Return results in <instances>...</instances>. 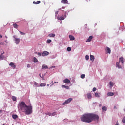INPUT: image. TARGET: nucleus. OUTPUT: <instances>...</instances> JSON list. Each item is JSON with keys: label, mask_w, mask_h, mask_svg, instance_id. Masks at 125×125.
<instances>
[{"label": "nucleus", "mask_w": 125, "mask_h": 125, "mask_svg": "<svg viewBox=\"0 0 125 125\" xmlns=\"http://www.w3.org/2000/svg\"><path fill=\"white\" fill-rule=\"evenodd\" d=\"M81 120L82 122L85 123H91L93 121H97L99 120V116L97 114L93 113H86L82 116Z\"/></svg>", "instance_id": "f257e3e1"}, {"label": "nucleus", "mask_w": 125, "mask_h": 125, "mask_svg": "<svg viewBox=\"0 0 125 125\" xmlns=\"http://www.w3.org/2000/svg\"><path fill=\"white\" fill-rule=\"evenodd\" d=\"M19 107L26 115H31L33 113V107L32 105L27 106L24 102H21L19 105Z\"/></svg>", "instance_id": "f03ea898"}, {"label": "nucleus", "mask_w": 125, "mask_h": 125, "mask_svg": "<svg viewBox=\"0 0 125 125\" xmlns=\"http://www.w3.org/2000/svg\"><path fill=\"white\" fill-rule=\"evenodd\" d=\"M120 62H121L122 64H124V58L123 57H121L119 59V62L116 63V66L118 69H122V66L120 65Z\"/></svg>", "instance_id": "7ed1b4c3"}, {"label": "nucleus", "mask_w": 125, "mask_h": 125, "mask_svg": "<svg viewBox=\"0 0 125 125\" xmlns=\"http://www.w3.org/2000/svg\"><path fill=\"white\" fill-rule=\"evenodd\" d=\"M72 98H69L67 100H65L64 103H63L62 105H67V104L70 103L71 101H72Z\"/></svg>", "instance_id": "20e7f679"}, {"label": "nucleus", "mask_w": 125, "mask_h": 125, "mask_svg": "<svg viewBox=\"0 0 125 125\" xmlns=\"http://www.w3.org/2000/svg\"><path fill=\"white\" fill-rule=\"evenodd\" d=\"M13 38H15V43L16 44H19V42H20V39L15 38V36H14Z\"/></svg>", "instance_id": "39448f33"}, {"label": "nucleus", "mask_w": 125, "mask_h": 125, "mask_svg": "<svg viewBox=\"0 0 125 125\" xmlns=\"http://www.w3.org/2000/svg\"><path fill=\"white\" fill-rule=\"evenodd\" d=\"M63 83L68 84L71 83V81H70V80H69L68 78H66L63 80Z\"/></svg>", "instance_id": "423d86ee"}, {"label": "nucleus", "mask_w": 125, "mask_h": 125, "mask_svg": "<svg viewBox=\"0 0 125 125\" xmlns=\"http://www.w3.org/2000/svg\"><path fill=\"white\" fill-rule=\"evenodd\" d=\"M105 52L106 53H109V54H110L111 53V49L108 47H106L105 48Z\"/></svg>", "instance_id": "0eeeda50"}, {"label": "nucleus", "mask_w": 125, "mask_h": 125, "mask_svg": "<svg viewBox=\"0 0 125 125\" xmlns=\"http://www.w3.org/2000/svg\"><path fill=\"white\" fill-rule=\"evenodd\" d=\"M49 54V52L45 51L42 53V56H46Z\"/></svg>", "instance_id": "6e6552de"}, {"label": "nucleus", "mask_w": 125, "mask_h": 125, "mask_svg": "<svg viewBox=\"0 0 125 125\" xmlns=\"http://www.w3.org/2000/svg\"><path fill=\"white\" fill-rule=\"evenodd\" d=\"M9 66H10L11 68L13 69H15V68H16V65H15V64L13 63V62L10 63Z\"/></svg>", "instance_id": "1a4fd4ad"}, {"label": "nucleus", "mask_w": 125, "mask_h": 125, "mask_svg": "<svg viewBox=\"0 0 125 125\" xmlns=\"http://www.w3.org/2000/svg\"><path fill=\"white\" fill-rule=\"evenodd\" d=\"M93 37L92 36H89V37L88 38L87 40L86 41V42H91V40H92V38Z\"/></svg>", "instance_id": "9d476101"}, {"label": "nucleus", "mask_w": 125, "mask_h": 125, "mask_svg": "<svg viewBox=\"0 0 125 125\" xmlns=\"http://www.w3.org/2000/svg\"><path fill=\"white\" fill-rule=\"evenodd\" d=\"M42 69L43 70L46 69H48V67H47V65H45V64H43L42 66Z\"/></svg>", "instance_id": "9b49d317"}, {"label": "nucleus", "mask_w": 125, "mask_h": 125, "mask_svg": "<svg viewBox=\"0 0 125 125\" xmlns=\"http://www.w3.org/2000/svg\"><path fill=\"white\" fill-rule=\"evenodd\" d=\"M69 37L70 41H74L75 40V37L73 35H69Z\"/></svg>", "instance_id": "f8f14e48"}, {"label": "nucleus", "mask_w": 125, "mask_h": 125, "mask_svg": "<svg viewBox=\"0 0 125 125\" xmlns=\"http://www.w3.org/2000/svg\"><path fill=\"white\" fill-rule=\"evenodd\" d=\"M48 37H49V38H54V37H55V34L53 33H50L48 35Z\"/></svg>", "instance_id": "ddd939ff"}, {"label": "nucleus", "mask_w": 125, "mask_h": 125, "mask_svg": "<svg viewBox=\"0 0 125 125\" xmlns=\"http://www.w3.org/2000/svg\"><path fill=\"white\" fill-rule=\"evenodd\" d=\"M90 58L91 61H92V62L94 61V56L92 55H90Z\"/></svg>", "instance_id": "4468645a"}, {"label": "nucleus", "mask_w": 125, "mask_h": 125, "mask_svg": "<svg viewBox=\"0 0 125 125\" xmlns=\"http://www.w3.org/2000/svg\"><path fill=\"white\" fill-rule=\"evenodd\" d=\"M61 2L64 4H66V3H68V0H62Z\"/></svg>", "instance_id": "2eb2a0df"}, {"label": "nucleus", "mask_w": 125, "mask_h": 125, "mask_svg": "<svg viewBox=\"0 0 125 125\" xmlns=\"http://www.w3.org/2000/svg\"><path fill=\"white\" fill-rule=\"evenodd\" d=\"M113 95H114V93L113 92H110L107 93V96H113Z\"/></svg>", "instance_id": "dca6fc26"}, {"label": "nucleus", "mask_w": 125, "mask_h": 125, "mask_svg": "<svg viewBox=\"0 0 125 125\" xmlns=\"http://www.w3.org/2000/svg\"><path fill=\"white\" fill-rule=\"evenodd\" d=\"M12 118H13V119L15 120L16 119H17V118H18V116H17V115H16V114H13Z\"/></svg>", "instance_id": "f3484780"}, {"label": "nucleus", "mask_w": 125, "mask_h": 125, "mask_svg": "<svg viewBox=\"0 0 125 125\" xmlns=\"http://www.w3.org/2000/svg\"><path fill=\"white\" fill-rule=\"evenodd\" d=\"M46 86V83H41L40 84V86H41V87H42L43 86Z\"/></svg>", "instance_id": "a211bd4d"}, {"label": "nucleus", "mask_w": 125, "mask_h": 125, "mask_svg": "<svg viewBox=\"0 0 125 125\" xmlns=\"http://www.w3.org/2000/svg\"><path fill=\"white\" fill-rule=\"evenodd\" d=\"M33 62H34V63H37V62H38V59H36V57H34V58H33Z\"/></svg>", "instance_id": "6ab92c4d"}, {"label": "nucleus", "mask_w": 125, "mask_h": 125, "mask_svg": "<svg viewBox=\"0 0 125 125\" xmlns=\"http://www.w3.org/2000/svg\"><path fill=\"white\" fill-rule=\"evenodd\" d=\"M87 98L88 99H91V94H90V93L87 94Z\"/></svg>", "instance_id": "aec40b11"}, {"label": "nucleus", "mask_w": 125, "mask_h": 125, "mask_svg": "<svg viewBox=\"0 0 125 125\" xmlns=\"http://www.w3.org/2000/svg\"><path fill=\"white\" fill-rule=\"evenodd\" d=\"M109 84H110V87H113V86H114V83H113L112 82H110L109 83Z\"/></svg>", "instance_id": "412c9836"}, {"label": "nucleus", "mask_w": 125, "mask_h": 125, "mask_svg": "<svg viewBox=\"0 0 125 125\" xmlns=\"http://www.w3.org/2000/svg\"><path fill=\"white\" fill-rule=\"evenodd\" d=\"M102 110L103 111H107V107H106V106H103L102 108Z\"/></svg>", "instance_id": "4be33fe9"}, {"label": "nucleus", "mask_w": 125, "mask_h": 125, "mask_svg": "<svg viewBox=\"0 0 125 125\" xmlns=\"http://www.w3.org/2000/svg\"><path fill=\"white\" fill-rule=\"evenodd\" d=\"M13 27L14 28H15V29H17L18 28V25H17V24L15 23L13 24Z\"/></svg>", "instance_id": "5701e85b"}, {"label": "nucleus", "mask_w": 125, "mask_h": 125, "mask_svg": "<svg viewBox=\"0 0 125 125\" xmlns=\"http://www.w3.org/2000/svg\"><path fill=\"white\" fill-rule=\"evenodd\" d=\"M12 99L13 100V101H16V97L13 96L12 97Z\"/></svg>", "instance_id": "b1692460"}, {"label": "nucleus", "mask_w": 125, "mask_h": 125, "mask_svg": "<svg viewBox=\"0 0 125 125\" xmlns=\"http://www.w3.org/2000/svg\"><path fill=\"white\" fill-rule=\"evenodd\" d=\"M81 79H84L85 78V74H82L81 75Z\"/></svg>", "instance_id": "393cba45"}, {"label": "nucleus", "mask_w": 125, "mask_h": 125, "mask_svg": "<svg viewBox=\"0 0 125 125\" xmlns=\"http://www.w3.org/2000/svg\"><path fill=\"white\" fill-rule=\"evenodd\" d=\"M33 3H35V4H39V3H41V1H37V2H33Z\"/></svg>", "instance_id": "a878e982"}, {"label": "nucleus", "mask_w": 125, "mask_h": 125, "mask_svg": "<svg viewBox=\"0 0 125 125\" xmlns=\"http://www.w3.org/2000/svg\"><path fill=\"white\" fill-rule=\"evenodd\" d=\"M95 97H100V96L99 95V94H98V93H96L95 94Z\"/></svg>", "instance_id": "bb28decb"}, {"label": "nucleus", "mask_w": 125, "mask_h": 125, "mask_svg": "<svg viewBox=\"0 0 125 125\" xmlns=\"http://www.w3.org/2000/svg\"><path fill=\"white\" fill-rule=\"evenodd\" d=\"M45 114L48 115V116H52V113H51L50 112L46 113Z\"/></svg>", "instance_id": "cd10ccee"}, {"label": "nucleus", "mask_w": 125, "mask_h": 125, "mask_svg": "<svg viewBox=\"0 0 125 125\" xmlns=\"http://www.w3.org/2000/svg\"><path fill=\"white\" fill-rule=\"evenodd\" d=\"M65 19V18L64 17H60L59 18V20H64Z\"/></svg>", "instance_id": "c85d7f7f"}, {"label": "nucleus", "mask_w": 125, "mask_h": 125, "mask_svg": "<svg viewBox=\"0 0 125 125\" xmlns=\"http://www.w3.org/2000/svg\"><path fill=\"white\" fill-rule=\"evenodd\" d=\"M20 33L21 34V35H22V36H24V35H26L25 33H24V32H21V31H20Z\"/></svg>", "instance_id": "c756f323"}, {"label": "nucleus", "mask_w": 125, "mask_h": 125, "mask_svg": "<svg viewBox=\"0 0 125 125\" xmlns=\"http://www.w3.org/2000/svg\"><path fill=\"white\" fill-rule=\"evenodd\" d=\"M46 42H47V43H50L51 42V40H50V39H48V40H47Z\"/></svg>", "instance_id": "7c9ffc66"}, {"label": "nucleus", "mask_w": 125, "mask_h": 125, "mask_svg": "<svg viewBox=\"0 0 125 125\" xmlns=\"http://www.w3.org/2000/svg\"><path fill=\"white\" fill-rule=\"evenodd\" d=\"M86 60H88L89 59V56L86 55L85 56Z\"/></svg>", "instance_id": "2f4dec72"}, {"label": "nucleus", "mask_w": 125, "mask_h": 125, "mask_svg": "<svg viewBox=\"0 0 125 125\" xmlns=\"http://www.w3.org/2000/svg\"><path fill=\"white\" fill-rule=\"evenodd\" d=\"M122 123H123L124 124H125V117H124L122 120Z\"/></svg>", "instance_id": "473e14b6"}, {"label": "nucleus", "mask_w": 125, "mask_h": 125, "mask_svg": "<svg viewBox=\"0 0 125 125\" xmlns=\"http://www.w3.org/2000/svg\"><path fill=\"white\" fill-rule=\"evenodd\" d=\"M4 53H2L1 55H0V59H3V56L2 55V54H3Z\"/></svg>", "instance_id": "72a5a7b5"}, {"label": "nucleus", "mask_w": 125, "mask_h": 125, "mask_svg": "<svg viewBox=\"0 0 125 125\" xmlns=\"http://www.w3.org/2000/svg\"><path fill=\"white\" fill-rule=\"evenodd\" d=\"M67 51H71V47H68L67 48Z\"/></svg>", "instance_id": "f704fd0d"}, {"label": "nucleus", "mask_w": 125, "mask_h": 125, "mask_svg": "<svg viewBox=\"0 0 125 125\" xmlns=\"http://www.w3.org/2000/svg\"><path fill=\"white\" fill-rule=\"evenodd\" d=\"M56 115H57L56 112H53V113L52 114V116H56Z\"/></svg>", "instance_id": "c9c22d12"}, {"label": "nucleus", "mask_w": 125, "mask_h": 125, "mask_svg": "<svg viewBox=\"0 0 125 125\" xmlns=\"http://www.w3.org/2000/svg\"><path fill=\"white\" fill-rule=\"evenodd\" d=\"M38 55L39 56H42V53L38 52Z\"/></svg>", "instance_id": "e433bc0d"}, {"label": "nucleus", "mask_w": 125, "mask_h": 125, "mask_svg": "<svg viewBox=\"0 0 125 125\" xmlns=\"http://www.w3.org/2000/svg\"><path fill=\"white\" fill-rule=\"evenodd\" d=\"M66 89H70V87H69L68 86H65V88Z\"/></svg>", "instance_id": "4c0bfd02"}, {"label": "nucleus", "mask_w": 125, "mask_h": 125, "mask_svg": "<svg viewBox=\"0 0 125 125\" xmlns=\"http://www.w3.org/2000/svg\"><path fill=\"white\" fill-rule=\"evenodd\" d=\"M40 77H41V78H42V80H44V77H43V76H42H42H41V74H40Z\"/></svg>", "instance_id": "58836bf2"}, {"label": "nucleus", "mask_w": 125, "mask_h": 125, "mask_svg": "<svg viewBox=\"0 0 125 125\" xmlns=\"http://www.w3.org/2000/svg\"><path fill=\"white\" fill-rule=\"evenodd\" d=\"M93 91L94 92V91H96V87H94L93 88Z\"/></svg>", "instance_id": "ea45409f"}, {"label": "nucleus", "mask_w": 125, "mask_h": 125, "mask_svg": "<svg viewBox=\"0 0 125 125\" xmlns=\"http://www.w3.org/2000/svg\"><path fill=\"white\" fill-rule=\"evenodd\" d=\"M65 86H65V85H62V87L65 88Z\"/></svg>", "instance_id": "a19ab883"}, {"label": "nucleus", "mask_w": 125, "mask_h": 125, "mask_svg": "<svg viewBox=\"0 0 125 125\" xmlns=\"http://www.w3.org/2000/svg\"><path fill=\"white\" fill-rule=\"evenodd\" d=\"M27 68H31V66L30 65V64L27 65Z\"/></svg>", "instance_id": "79ce46f5"}, {"label": "nucleus", "mask_w": 125, "mask_h": 125, "mask_svg": "<svg viewBox=\"0 0 125 125\" xmlns=\"http://www.w3.org/2000/svg\"><path fill=\"white\" fill-rule=\"evenodd\" d=\"M55 14H56V15H57V14H58V11H56V12H55Z\"/></svg>", "instance_id": "37998d69"}, {"label": "nucleus", "mask_w": 125, "mask_h": 125, "mask_svg": "<svg viewBox=\"0 0 125 125\" xmlns=\"http://www.w3.org/2000/svg\"><path fill=\"white\" fill-rule=\"evenodd\" d=\"M54 83H58V82H54Z\"/></svg>", "instance_id": "c03bdc74"}, {"label": "nucleus", "mask_w": 125, "mask_h": 125, "mask_svg": "<svg viewBox=\"0 0 125 125\" xmlns=\"http://www.w3.org/2000/svg\"><path fill=\"white\" fill-rule=\"evenodd\" d=\"M1 38H2V36H1V35L0 34V39H1Z\"/></svg>", "instance_id": "a18cd8bd"}, {"label": "nucleus", "mask_w": 125, "mask_h": 125, "mask_svg": "<svg viewBox=\"0 0 125 125\" xmlns=\"http://www.w3.org/2000/svg\"><path fill=\"white\" fill-rule=\"evenodd\" d=\"M0 113H2V110H0Z\"/></svg>", "instance_id": "49530a36"}, {"label": "nucleus", "mask_w": 125, "mask_h": 125, "mask_svg": "<svg viewBox=\"0 0 125 125\" xmlns=\"http://www.w3.org/2000/svg\"><path fill=\"white\" fill-rule=\"evenodd\" d=\"M62 8L64 9V8H65V7H62Z\"/></svg>", "instance_id": "de8ad7c7"}, {"label": "nucleus", "mask_w": 125, "mask_h": 125, "mask_svg": "<svg viewBox=\"0 0 125 125\" xmlns=\"http://www.w3.org/2000/svg\"><path fill=\"white\" fill-rule=\"evenodd\" d=\"M115 125H119V124L117 123Z\"/></svg>", "instance_id": "09e8293b"}, {"label": "nucleus", "mask_w": 125, "mask_h": 125, "mask_svg": "<svg viewBox=\"0 0 125 125\" xmlns=\"http://www.w3.org/2000/svg\"><path fill=\"white\" fill-rule=\"evenodd\" d=\"M5 38H6V39H7V36H5Z\"/></svg>", "instance_id": "8fccbe9b"}, {"label": "nucleus", "mask_w": 125, "mask_h": 125, "mask_svg": "<svg viewBox=\"0 0 125 125\" xmlns=\"http://www.w3.org/2000/svg\"><path fill=\"white\" fill-rule=\"evenodd\" d=\"M37 83H35V84H37Z\"/></svg>", "instance_id": "3c124183"}, {"label": "nucleus", "mask_w": 125, "mask_h": 125, "mask_svg": "<svg viewBox=\"0 0 125 125\" xmlns=\"http://www.w3.org/2000/svg\"><path fill=\"white\" fill-rule=\"evenodd\" d=\"M47 86H49V84H47Z\"/></svg>", "instance_id": "603ef678"}, {"label": "nucleus", "mask_w": 125, "mask_h": 125, "mask_svg": "<svg viewBox=\"0 0 125 125\" xmlns=\"http://www.w3.org/2000/svg\"><path fill=\"white\" fill-rule=\"evenodd\" d=\"M53 84H53V83H52V85H53Z\"/></svg>", "instance_id": "864d4df0"}, {"label": "nucleus", "mask_w": 125, "mask_h": 125, "mask_svg": "<svg viewBox=\"0 0 125 125\" xmlns=\"http://www.w3.org/2000/svg\"><path fill=\"white\" fill-rule=\"evenodd\" d=\"M99 106H101V104H100Z\"/></svg>", "instance_id": "5fc2aeb1"}, {"label": "nucleus", "mask_w": 125, "mask_h": 125, "mask_svg": "<svg viewBox=\"0 0 125 125\" xmlns=\"http://www.w3.org/2000/svg\"><path fill=\"white\" fill-rule=\"evenodd\" d=\"M53 83V81H52V83Z\"/></svg>", "instance_id": "6e6d98bb"}, {"label": "nucleus", "mask_w": 125, "mask_h": 125, "mask_svg": "<svg viewBox=\"0 0 125 125\" xmlns=\"http://www.w3.org/2000/svg\"><path fill=\"white\" fill-rule=\"evenodd\" d=\"M0 44H1V43H0Z\"/></svg>", "instance_id": "4d7b16f0"}]
</instances>
